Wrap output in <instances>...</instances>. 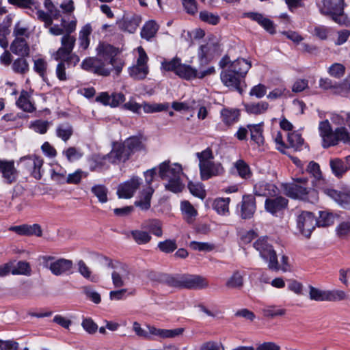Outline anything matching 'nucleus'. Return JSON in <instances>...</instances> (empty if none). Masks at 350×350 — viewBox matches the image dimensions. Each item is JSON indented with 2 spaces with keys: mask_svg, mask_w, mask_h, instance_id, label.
<instances>
[{
  "mask_svg": "<svg viewBox=\"0 0 350 350\" xmlns=\"http://www.w3.org/2000/svg\"><path fill=\"white\" fill-rule=\"evenodd\" d=\"M62 154L66 157L69 162H73L75 161L80 159L83 154L81 149L76 147H68L64 150Z\"/></svg>",
  "mask_w": 350,
  "mask_h": 350,
  "instance_id": "5fc2aeb1",
  "label": "nucleus"
},
{
  "mask_svg": "<svg viewBox=\"0 0 350 350\" xmlns=\"http://www.w3.org/2000/svg\"><path fill=\"white\" fill-rule=\"evenodd\" d=\"M10 230L15 232L19 235L23 236H36L41 237L42 230L39 224H33L32 225L23 224L21 226H12Z\"/></svg>",
  "mask_w": 350,
  "mask_h": 350,
  "instance_id": "b1692460",
  "label": "nucleus"
},
{
  "mask_svg": "<svg viewBox=\"0 0 350 350\" xmlns=\"http://www.w3.org/2000/svg\"><path fill=\"white\" fill-rule=\"evenodd\" d=\"M88 173L81 169L77 170L73 173L68 174L66 178V183L68 184H79L83 178L87 177Z\"/></svg>",
  "mask_w": 350,
  "mask_h": 350,
  "instance_id": "4d7b16f0",
  "label": "nucleus"
},
{
  "mask_svg": "<svg viewBox=\"0 0 350 350\" xmlns=\"http://www.w3.org/2000/svg\"><path fill=\"white\" fill-rule=\"evenodd\" d=\"M269 105L266 102L252 103L245 105L247 112L252 114H260L265 112Z\"/></svg>",
  "mask_w": 350,
  "mask_h": 350,
  "instance_id": "09e8293b",
  "label": "nucleus"
},
{
  "mask_svg": "<svg viewBox=\"0 0 350 350\" xmlns=\"http://www.w3.org/2000/svg\"><path fill=\"white\" fill-rule=\"evenodd\" d=\"M180 78L190 80L196 78L197 70L189 65L180 64L176 74Z\"/></svg>",
  "mask_w": 350,
  "mask_h": 350,
  "instance_id": "a19ab883",
  "label": "nucleus"
},
{
  "mask_svg": "<svg viewBox=\"0 0 350 350\" xmlns=\"http://www.w3.org/2000/svg\"><path fill=\"white\" fill-rule=\"evenodd\" d=\"M159 250L165 253H170L174 251L176 247V241L167 239L164 241L159 242L158 244Z\"/></svg>",
  "mask_w": 350,
  "mask_h": 350,
  "instance_id": "774afa93",
  "label": "nucleus"
},
{
  "mask_svg": "<svg viewBox=\"0 0 350 350\" xmlns=\"http://www.w3.org/2000/svg\"><path fill=\"white\" fill-rule=\"evenodd\" d=\"M170 104L168 103H149L144 102L142 103V108L146 113H157L163 111H166L169 109Z\"/></svg>",
  "mask_w": 350,
  "mask_h": 350,
  "instance_id": "37998d69",
  "label": "nucleus"
},
{
  "mask_svg": "<svg viewBox=\"0 0 350 350\" xmlns=\"http://www.w3.org/2000/svg\"><path fill=\"white\" fill-rule=\"evenodd\" d=\"M55 133L57 137L66 142L72 136L74 129L70 123L64 122L57 125Z\"/></svg>",
  "mask_w": 350,
  "mask_h": 350,
  "instance_id": "f704fd0d",
  "label": "nucleus"
},
{
  "mask_svg": "<svg viewBox=\"0 0 350 350\" xmlns=\"http://www.w3.org/2000/svg\"><path fill=\"white\" fill-rule=\"evenodd\" d=\"M180 209L188 223H191L198 215V212L193 206L187 200L181 202Z\"/></svg>",
  "mask_w": 350,
  "mask_h": 350,
  "instance_id": "ea45409f",
  "label": "nucleus"
},
{
  "mask_svg": "<svg viewBox=\"0 0 350 350\" xmlns=\"http://www.w3.org/2000/svg\"><path fill=\"white\" fill-rule=\"evenodd\" d=\"M287 204L288 200L280 196L267 198L265 202L266 211L273 215L284 209L287 206Z\"/></svg>",
  "mask_w": 350,
  "mask_h": 350,
  "instance_id": "393cba45",
  "label": "nucleus"
},
{
  "mask_svg": "<svg viewBox=\"0 0 350 350\" xmlns=\"http://www.w3.org/2000/svg\"><path fill=\"white\" fill-rule=\"evenodd\" d=\"M318 6L322 14L330 16L338 24L345 23L344 0H321Z\"/></svg>",
  "mask_w": 350,
  "mask_h": 350,
  "instance_id": "20e7f679",
  "label": "nucleus"
},
{
  "mask_svg": "<svg viewBox=\"0 0 350 350\" xmlns=\"http://www.w3.org/2000/svg\"><path fill=\"white\" fill-rule=\"evenodd\" d=\"M180 64L179 58H174L170 61L165 60L161 63V69L165 71H173L176 74Z\"/></svg>",
  "mask_w": 350,
  "mask_h": 350,
  "instance_id": "e2e57ef3",
  "label": "nucleus"
},
{
  "mask_svg": "<svg viewBox=\"0 0 350 350\" xmlns=\"http://www.w3.org/2000/svg\"><path fill=\"white\" fill-rule=\"evenodd\" d=\"M131 234L134 241L139 245L146 244L151 239V236L146 231L135 230H132Z\"/></svg>",
  "mask_w": 350,
  "mask_h": 350,
  "instance_id": "864d4df0",
  "label": "nucleus"
},
{
  "mask_svg": "<svg viewBox=\"0 0 350 350\" xmlns=\"http://www.w3.org/2000/svg\"><path fill=\"white\" fill-rule=\"evenodd\" d=\"M319 129L325 148L335 146L339 142L350 143V136L345 127H338L333 131L328 120H325L320 122Z\"/></svg>",
  "mask_w": 350,
  "mask_h": 350,
  "instance_id": "7ed1b4c3",
  "label": "nucleus"
},
{
  "mask_svg": "<svg viewBox=\"0 0 350 350\" xmlns=\"http://www.w3.org/2000/svg\"><path fill=\"white\" fill-rule=\"evenodd\" d=\"M44 6L46 11L44 12L40 7L36 9L35 15L38 20L44 23V27H49L53 25L54 19L60 17L61 12L51 0H44Z\"/></svg>",
  "mask_w": 350,
  "mask_h": 350,
  "instance_id": "1a4fd4ad",
  "label": "nucleus"
},
{
  "mask_svg": "<svg viewBox=\"0 0 350 350\" xmlns=\"http://www.w3.org/2000/svg\"><path fill=\"white\" fill-rule=\"evenodd\" d=\"M335 216L332 213L326 211H320L319 217L317 219V225L325 227L334 224Z\"/></svg>",
  "mask_w": 350,
  "mask_h": 350,
  "instance_id": "603ef678",
  "label": "nucleus"
},
{
  "mask_svg": "<svg viewBox=\"0 0 350 350\" xmlns=\"http://www.w3.org/2000/svg\"><path fill=\"white\" fill-rule=\"evenodd\" d=\"M247 127L250 130L251 139L258 146L262 144L264 142V137L262 135L263 124L259 123L248 124Z\"/></svg>",
  "mask_w": 350,
  "mask_h": 350,
  "instance_id": "e433bc0d",
  "label": "nucleus"
},
{
  "mask_svg": "<svg viewBox=\"0 0 350 350\" xmlns=\"http://www.w3.org/2000/svg\"><path fill=\"white\" fill-rule=\"evenodd\" d=\"M92 32V27L90 24L85 25L79 32V45L83 50L88 49L90 44L89 36Z\"/></svg>",
  "mask_w": 350,
  "mask_h": 350,
  "instance_id": "de8ad7c7",
  "label": "nucleus"
},
{
  "mask_svg": "<svg viewBox=\"0 0 350 350\" xmlns=\"http://www.w3.org/2000/svg\"><path fill=\"white\" fill-rule=\"evenodd\" d=\"M233 166L237 174L243 179L247 180L251 178L252 173L250 167L243 160L237 161Z\"/></svg>",
  "mask_w": 350,
  "mask_h": 350,
  "instance_id": "58836bf2",
  "label": "nucleus"
},
{
  "mask_svg": "<svg viewBox=\"0 0 350 350\" xmlns=\"http://www.w3.org/2000/svg\"><path fill=\"white\" fill-rule=\"evenodd\" d=\"M140 184V178L135 176L120 185L117 191L118 197L120 198H131L139 188Z\"/></svg>",
  "mask_w": 350,
  "mask_h": 350,
  "instance_id": "aec40b11",
  "label": "nucleus"
},
{
  "mask_svg": "<svg viewBox=\"0 0 350 350\" xmlns=\"http://www.w3.org/2000/svg\"><path fill=\"white\" fill-rule=\"evenodd\" d=\"M79 272L86 279H88L91 282H96L98 280V278L96 275H92L90 268L83 260H79L78 262Z\"/></svg>",
  "mask_w": 350,
  "mask_h": 350,
  "instance_id": "bf43d9fd",
  "label": "nucleus"
},
{
  "mask_svg": "<svg viewBox=\"0 0 350 350\" xmlns=\"http://www.w3.org/2000/svg\"><path fill=\"white\" fill-rule=\"evenodd\" d=\"M146 327L148 329L149 338L148 340L174 339L182 336L185 332V329L183 327L162 329L150 324H146Z\"/></svg>",
  "mask_w": 350,
  "mask_h": 350,
  "instance_id": "9d476101",
  "label": "nucleus"
},
{
  "mask_svg": "<svg viewBox=\"0 0 350 350\" xmlns=\"http://www.w3.org/2000/svg\"><path fill=\"white\" fill-rule=\"evenodd\" d=\"M243 16L250 18L257 22L270 33H273L275 32V27L273 22L268 18L265 17L262 14L258 12H245L243 14Z\"/></svg>",
  "mask_w": 350,
  "mask_h": 350,
  "instance_id": "cd10ccee",
  "label": "nucleus"
},
{
  "mask_svg": "<svg viewBox=\"0 0 350 350\" xmlns=\"http://www.w3.org/2000/svg\"><path fill=\"white\" fill-rule=\"evenodd\" d=\"M154 191V190L152 187H147L140 193L139 199L135 202V205L143 211L149 209L150 207L151 198Z\"/></svg>",
  "mask_w": 350,
  "mask_h": 350,
  "instance_id": "473e14b6",
  "label": "nucleus"
},
{
  "mask_svg": "<svg viewBox=\"0 0 350 350\" xmlns=\"http://www.w3.org/2000/svg\"><path fill=\"white\" fill-rule=\"evenodd\" d=\"M221 121L228 126H231L239 121L240 111L235 108H224L220 112Z\"/></svg>",
  "mask_w": 350,
  "mask_h": 350,
  "instance_id": "2f4dec72",
  "label": "nucleus"
},
{
  "mask_svg": "<svg viewBox=\"0 0 350 350\" xmlns=\"http://www.w3.org/2000/svg\"><path fill=\"white\" fill-rule=\"evenodd\" d=\"M157 168L159 177L162 180H167L165 184L166 190L173 193H178L183 190L184 185L180 180L183 168L179 163H172L170 161H165L161 163Z\"/></svg>",
  "mask_w": 350,
  "mask_h": 350,
  "instance_id": "f03ea898",
  "label": "nucleus"
},
{
  "mask_svg": "<svg viewBox=\"0 0 350 350\" xmlns=\"http://www.w3.org/2000/svg\"><path fill=\"white\" fill-rule=\"evenodd\" d=\"M83 292L85 296L94 304H98L100 302L101 297L100 294L95 291L91 286H84L83 288Z\"/></svg>",
  "mask_w": 350,
  "mask_h": 350,
  "instance_id": "338daca9",
  "label": "nucleus"
},
{
  "mask_svg": "<svg viewBox=\"0 0 350 350\" xmlns=\"http://www.w3.org/2000/svg\"><path fill=\"white\" fill-rule=\"evenodd\" d=\"M256 211V201L251 195L243 196L241 206V216L243 219H250Z\"/></svg>",
  "mask_w": 350,
  "mask_h": 350,
  "instance_id": "bb28decb",
  "label": "nucleus"
},
{
  "mask_svg": "<svg viewBox=\"0 0 350 350\" xmlns=\"http://www.w3.org/2000/svg\"><path fill=\"white\" fill-rule=\"evenodd\" d=\"M200 18L208 24L217 25L219 21V16L208 11H202L200 13Z\"/></svg>",
  "mask_w": 350,
  "mask_h": 350,
  "instance_id": "0e129e2a",
  "label": "nucleus"
},
{
  "mask_svg": "<svg viewBox=\"0 0 350 350\" xmlns=\"http://www.w3.org/2000/svg\"><path fill=\"white\" fill-rule=\"evenodd\" d=\"M133 278L131 269L124 264L116 266L111 273L112 283L115 288H121L126 285Z\"/></svg>",
  "mask_w": 350,
  "mask_h": 350,
  "instance_id": "9b49d317",
  "label": "nucleus"
},
{
  "mask_svg": "<svg viewBox=\"0 0 350 350\" xmlns=\"http://www.w3.org/2000/svg\"><path fill=\"white\" fill-rule=\"evenodd\" d=\"M97 51L99 58L85 59L81 68L101 76H109L112 72L118 76L124 66V61L118 56L119 49L109 44L101 43Z\"/></svg>",
  "mask_w": 350,
  "mask_h": 350,
  "instance_id": "f257e3e1",
  "label": "nucleus"
},
{
  "mask_svg": "<svg viewBox=\"0 0 350 350\" xmlns=\"http://www.w3.org/2000/svg\"><path fill=\"white\" fill-rule=\"evenodd\" d=\"M288 142L289 146L295 150H300L304 145V139L301 135L297 132H293L288 134Z\"/></svg>",
  "mask_w": 350,
  "mask_h": 350,
  "instance_id": "8fccbe9b",
  "label": "nucleus"
},
{
  "mask_svg": "<svg viewBox=\"0 0 350 350\" xmlns=\"http://www.w3.org/2000/svg\"><path fill=\"white\" fill-rule=\"evenodd\" d=\"M13 262L12 275H29L31 273V267L29 262L26 261H18L17 263Z\"/></svg>",
  "mask_w": 350,
  "mask_h": 350,
  "instance_id": "a18cd8bd",
  "label": "nucleus"
},
{
  "mask_svg": "<svg viewBox=\"0 0 350 350\" xmlns=\"http://www.w3.org/2000/svg\"><path fill=\"white\" fill-rule=\"evenodd\" d=\"M286 194L295 199H306L309 193L308 180L307 178H297L293 182L284 186Z\"/></svg>",
  "mask_w": 350,
  "mask_h": 350,
  "instance_id": "6e6552de",
  "label": "nucleus"
},
{
  "mask_svg": "<svg viewBox=\"0 0 350 350\" xmlns=\"http://www.w3.org/2000/svg\"><path fill=\"white\" fill-rule=\"evenodd\" d=\"M309 298L315 301L335 302L345 300L347 298L346 293L341 290H323L308 286Z\"/></svg>",
  "mask_w": 350,
  "mask_h": 350,
  "instance_id": "423d86ee",
  "label": "nucleus"
},
{
  "mask_svg": "<svg viewBox=\"0 0 350 350\" xmlns=\"http://www.w3.org/2000/svg\"><path fill=\"white\" fill-rule=\"evenodd\" d=\"M72 265L73 263L70 260L59 258L53 260V258L52 257H49L46 262V267L55 275H61L70 271Z\"/></svg>",
  "mask_w": 350,
  "mask_h": 350,
  "instance_id": "f3484780",
  "label": "nucleus"
},
{
  "mask_svg": "<svg viewBox=\"0 0 350 350\" xmlns=\"http://www.w3.org/2000/svg\"><path fill=\"white\" fill-rule=\"evenodd\" d=\"M345 71V67L339 63H334L328 68L329 75L337 79L341 78L344 75Z\"/></svg>",
  "mask_w": 350,
  "mask_h": 350,
  "instance_id": "052dcab7",
  "label": "nucleus"
},
{
  "mask_svg": "<svg viewBox=\"0 0 350 350\" xmlns=\"http://www.w3.org/2000/svg\"><path fill=\"white\" fill-rule=\"evenodd\" d=\"M330 166L334 174L337 176H340L350 169V155L345 157V163L339 159L331 160Z\"/></svg>",
  "mask_w": 350,
  "mask_h": 350,
  "instance_id": "c9c22d12",
  "label": "nucleus"
},
{
  "mask_svg": "<svg viewBox=\"0 0 350 350\" xmlns=\"http://www.w3.org/2000/svg\"><path fill=\"white\" fill-rule=\"evenodd\" d=\"M131 155L122 143H113L111 150L107 154L108 162L112 164L125 163Z\"/></svg>",
  "mask_w": 350,
  "mask_h": 350,
  "instance_id": "2eb2a0df",
  "label": "nucleus"
},
{
  "mask_svg": "<svg viewBox=\"0 0 350 350\" xmlns=\"http://www.w3.org/2000/svg\"><path fill=\"white\" fill-rule=\"evenodd\" d=\"M75 42L76 38L74 36L70 34L64 35L61 39L62 46L59 48L53 55L54 59L56 61L64 59L66 55H69L72 53L75 45Z\"/></svg>",
  "mask_w": 350,
  "mask_h": 350,
  "instance_id": "412c9836",
  "label": "nucleus"
},
{
  "mask_svg": "<svg viewBox=\"0 0 350 350\" xmlns=\"http://www.w3.org/2000/svg\"><path fill=\"white\" fill-rule=\"evenodd\" d=\"M16 105L26 112H33L36 110L31 95L27 91H22L19 98L16 100Z\"/></svg>",
  "mask_w": 350,
  "mask_h": 350,
  "instance_id": "72a5a7b5",
  "label": "nucleus"
},
{
  "mask_svg": "<svg viewBox=\"0 0 350 350\" xmlns=\"http://www.w3.org/2000/svg\"><path fill=\"white\" fill-rule=\"evenodd\" d=\"M0 173L7 184L15 183L18 176V172L14 166V161L0 159Z\"/></svg>",
  "mask_w": 350,
  "mask_h": 350,
  "instance_id": "a211bd4d",
  "label": "nucleus"
},
{
  "mask_svg": "<svg viewBox=\"0 0 350 350\" xmlns=\"http://www.w3.org/2000/svg\"><path fill=\"white\" fill-rule=\"evenodd\" d=\"M223 69L220 75L222 83L227 87L239 89L243 79L228 66Z\"/></svg>",
  "mask_w": 350,
  "mask_h": 350,
  "instance_id": "5701e85b",
  "label": "nucleus"
},
{
  "mask_svg": "<svg viewBox=\"0 0 350 350\" xmlns=\"http://www.w3.org/2000/svg\"><path fill=\"white\" fill-rule=\"evenodd\" d=\"M122 144L131 156L135 152L139 151L144 148V144L141 139L135 136L127 138Z\"/></svg>",
  "mask_w": 350,
  "mask_h": 350,
  "instance_id": "4c0bfd02",
  "label": "nucleus"
},
{
  "mask_svg": "<svg viewBox=\"0 0 350 350\" xmlns=\"http://www.w3.org/2000/svg\"><path fill=\"white\" fill-rule=\"evenodd\" d=\"M12 69L15 72L23 74L28 71L29 64L26 59L18 58L13 62Z\"/></svg>",
  "mask_w": 350,
  "mask_h": 350,
  "instance_id": "680f3d73",
  "label": "nucleus"
},
{
  "mask_svg": "<svg viewBox=\"0 0 350 350\" xmlns=\"http://www.w3.org/2000/svg\"><path fill=\"white\" fill-rule=\"evenodd\" d=\"M158 29L159 26L154 21H148L145 23L142 29L141 36L143 38H145L147 40H150L152 38H153L155 36Z\"/></svg>",
  "mask_w": 350,
  "mask_h": 350,
  "instance_id": "c03bdc74",
  "label": "nucleus"
},
{
  "mask_svg": "<svg viewBox=\"0 0 350 350\" xmlns=\"http://www.w3.org/2000/svg\"><path fill=\"white\" fill-rule=\"evenodd\" d=\"M201 179L208 180L213 176H221L224 173V168L219 162L213 161L202 163L199 165Z\"/></svg>",
  "mask_w": 350,
  "mask_h": 350,
  "instance_id": "dca6fc26",
  "label": "nucleus"
},
{
  "mask_svg": "<svg viewBox=\"0 0 350 350\" xmlns=\"http://www.w3.org/2000/svg\"><path fill=\"white\" fill-rule=\"evenodd\" d=\"M264 316L273 318L275 317L283 316L286 311L284 309L278 308L275 306H267L262 309Z\"/></svg>",
  "mask_w": 350,
  "mask_h": 350,
  "instance_id": "69168bd1",
  "label": "nucleus"
},
{
  "mask_svg": "<svg viewBox=\"0 0 350 350\" xmlns=\"http://www.w3.org/2000/svg\"><path fill=\"white\" fill-rule=\"evenodd\" d=\"M244 273L236 271L226 281V285L229 288H241L243 286Z\"/></svg>",
  "mask_w": 350,
  "mask_h": 350,
  "instance_id": "79ce46f5",
  "label": "nucleus"
},
{
  "mask_svg": "<svg viewBox=\"0 0 350 350\" xmlns=\"http://www.w3.org/2000/svg\"><path fill=\"white\" fill-rule=\"evenodd\" d=\"M317 226V219L312 213L302 211L297 218V227L300 233L309 238Z\"/></svg>",
  "mask_w": 350,
  "mask_h": 350,
  "instance_id": "ddd939ff",
  "label": "nucleus"
},
{
  "mask_svg": "<svg viewBox=\"0 0 350 350\" xmlns=\"http://www.w3.org/2000/svg\"><path fill=\"white\" fill-rule=\"evenodd\" d=\"M91 191L100 203H105L108 201V189L104 185L98 184L94 185L91 188Z\"/></svg>",
  "mask_w": 350,
  "mask_h": 350,
  "instance_id": "49530a36",
  "label": "nucleus"
},
{
  "mask_svg": "<svg viewBox=\"0 0 350 350\" xmlns=\"http://www.w3.org/2000/svg\"><path fill=\"white\" fill-rule=\"evenodd\" d=\"M188 189L190 193L202 200H203L206 196V191L204 189V186L201 183H193L191 181L188 183Z\"/></svg>",
  "mask_w": 350,
  "mask_h": 350,
  "instance_id": "3c124183",
  "label": "nucleus"
},
{
  "mask_svg": "<svg viewBox=\"0 0 350 350\" xmlns=\"http://www.w3.org/2000/svg\"><path fill=\"white\" fill-rule=\"evenodd\" d=\"M19 162L33 178L37 180L42 178L43 159L41 157L36 155L25 156L21 157Z\"/></svg>",
  "mask_w": 350,
  "mask_h": 350,
  "instance_id": "4468645a",
  "label": "nucleus"
},
{
  "mask_svg": "<svg viewBox=\"0 0 350 350\" xmlns=\"http://www.w3.org/2000/svg\"><path fill=\"white\" fill-rule=\"evenodd\" d=\"M161 280L170 286L176 288L182 287V275H163L161 278Z\"/></svg>",
  "mask_w": 350,
  "mask_h": 350,
  "instance_id": "13d9d810",
  "label": "nucleus"
},
{
  "mask_svg": "<svg viewBox=\"0 0 350 350\" xmlns=\"http://www.w3.org/2000/svg\"><path fill=\"white\" fill-rule=\"evenodd\" d=\"M323 191L341 207L350 210V192H340L332 189H325Z\"/></svg>",
  "mask_w": 350,
  "mask_h": 350,
  "instance_id": "a878e982",
  "label": "nucleus"
},
{
  "mask_svg": "<svg viewBox=\"0 0 350 350\" xmlns=\"http://www.w3.org/2000/svg\"><path fill=\"white\" fill-rule=\"evenodd\" d=\"M230 202V198H217L214 200L213 208L219 213L224 215L228 212V205Z\"/></svg>",
  "mask_w": 350,
  "mask_h": 350,
  "instance_id": "6e6d98bb",
  "label": "nucleus"
},
{
  "mask_svg": "<svg viewBox=\"0 0 350 350\" xmlns=\"http://www.w3.org/2000/svg\"><path fill=\"white\" fill-rule=\"evenodd\" d=\"M137 52L138 57L136 64L129 68V73L131 77L135 80H143L149 72V68L147 64L148 57L142 47H138Z\"/></svg>",
  "mask_w": 350,
  "mask_h": 350,
  "instance_id": "0eeeda50",
  "label": "nucleus"
},
{
  "mask_svg": "<svg viewBox=\"0 0 350 350\" xmlns=\"http://www.w3.org/2000/svg\"><path fill=\"white\" fill-rule=\"evenodd\" d=\"M11 51L18 56H28L29 47L25 38H17L14 40L10 45Z\"/></svg>",
  "mask_w": 350,
  "mask_h": 350,
  "instance_id": "7c9ffc66",
  "label": "nucleus"
},
{
  "mask_svg": "<svg viewBox=\"0 0 350 350\" xmlns=\"http://www.w3.org/2000/svg\"><path fill=\"white\" fill-rule=\"evenodd\" d=\"M219 66L221 68L228 66L238 76L241 77L243 80L252 66L251 62L243 59L238 58L231 62L228 56H224L219 62Z\"/></svg>",
  "mask_w": 350,
  "mask_h": 350,
  "instance_id": "f8f14e48",
  "label": "nucleus"
},
{
  "mask_svg": "<svg viewBox=\"0 0 350 350\" xmlns=\"http://www.w3.org/2000/svg\"><path fill=\"white\" fill-rule=\"evenodd\" d=\"M254 247L259 252L260 256L268 262V267L278 270V261L276 252L267 237H261L254 243Z\"/></svg>",
  "mask_w": 350,
  "mask_h": 350,
  "instance_id": "39448f33",
  "label": "nucleus"
},
{
  "mask_svg": "<svg viewBox=\"0 0 350 350\" xmlns=\"http://www.w3.org/2000/svg\"><path fill=\"white\" fill-rule=\"evenodd\" d=\"M125 100L124 95L121 93H113L109 95L107 92H101L96 98V101L104 105H109L111 107H116Z\"/></svg>",
  "mask_w": 350,
  "mask_h": 350,
  "instance_id": "4be33fe9",
  "label": "nucleus"
},
{
  "mask_svg": "<svg viewBox=\"0 0 350 350\" xmlns=\"http://www.w3.org/2000/svg\"><path fill=\"white\" fill-rule=\"evenodd\" d=\"M8 2L21 9L27 10V13L34 16L36 9L40 8V3L36 0H8Z\"/></svg>",
  "mask_w": 350,
  "mask_h": 350,
  "instance_id": "c85d7f7f",
  "label": "nucleus"
},
{
  "mask_svg": "<svg viewBox=\"0 0 350 350\" xmlns=\"http://www.w3.org/2000/svg\"><path fill=\"white\" fill-rule=\"evenodd\" d=\"M208 283L206 278L199 275H182L181 288L203 289L207 288Z\"/></svg>",
  "mask_w": 350,
  "mask_h": 350,
  "instance_id": "6ab92c4d",
  "label": "nucleus"
},
{
  "mask_svg": "<svg viewBox=\"0 0 350 350\" xmlns=\"http://www.w3.org/2000/svg\"><path fill=\"white\" fill-rule=\"evenodd\" d=\"M277 190L274 185L265 181H259L254 186V192L258 196H271L276 193Z\"/></svg>",
  "mask_w": 350,
  "mask_h": 350,
  "instance_id": "c756f323",
  "label": "nucleus"
}]
</instances>
